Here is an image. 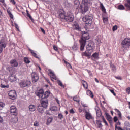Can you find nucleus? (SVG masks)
<instances>
[{
	"label": "nucleus",
	"instance_id": "1",
	"mask_svg": "<svg viewBox=\"0 0 130 130\" xmlns=\"http://www.w3.org/2000/svg\"><path fill=\"white\" fill-rule=\"evenodd\" d=\"M90 39V35L88 32H86L85 31L82 33L81 39L79 40L80 44V50L83 51L84 48H85V45H86V42L87 40Z\"/></svg>",
	"mask_w": 130,
	"mask_h": 130
},
{
	"label": "nucleus",
	"instance_id": "2",
	"mask_svg": "<svg viewBox=\"0 0 130 130\" xmlns=\"http://www.w3.org/2000/svg\"><path fill=\"white\" fill-rule=\"evenodd\" d=\"M89 5H92V1L91 0H84V3L81 4L80 9L83 14L89 11V7H88Z\"/></svg>",
	"mask_w": 130,
	"mask_h": 130
},
{
	"label": "nucleus",
	"instance_id": "3",
	"mask_svg": "<svg viewBox=\"0 0 130 130\" xmlns=\"http://www.w3.org/2000/svg\"><path fill=\"white\" fill-rule=\"evenodd\" d=\"M35 94L39 98H43V96H45V97L49 96L50 95V91H46L44 92L43 89L38 88L35 91Z\"/></svg>",
	"mask_w": 130,
	"mask_h": 130
},
{
	"label": "nucleus",
	"instance_id": "4",
	"mask_svg": "<svg viewBox=\"0 0 130 130\" xmlns=\"http://www.w3.org/2000/svg\"><path fill=\"white\" fill-rule=\"evenodd\" d=\"M82 20L83 22H85L86 25H87V26H91L93 23V15H86L83 17Z\"/></svg>",
	"mask_w": 130,
	"mask_h": 130
},
{
	"label": "nucleus",
	"instance_id": "5",
	"mask_svg": "<svg viewBox=\"0 0 130 130\" xmlns=\"http://www.w3.org/2000/svg\"><path fill=\"white\" fill-rule=\"evenodd\" d=\"M31 85V81L26 80H21L19 83V85L20 88H27Z\"/></svg>",
	"mask_w": 130,
	"mask_h": 130
},
{
	"label": "nucleus",
	"instance_id": "6",
	"mask_svg": "<svg viewBox=\"0 0 130 130\" xmlns=\"http://www.w3.org/2000/svg\"><path fill=\"white\" fill-rule=\"evenodd\" d=\"M43 98L41 99L40 103L41 105L43 107V108H47L48 107V98L49 96H44L43 95Z\"/></svg>",
	"mask_w": 130,
	"mask_h": 130
},
{
	"label": "nucleus",
	"instance_id": "7",
	"mask_svg": "<svg viewBox=\"0 0 130 130\" xmlns=\"http://www.w3.org/2000/svg\"><path fill=\"white\" fill-rule=\"evenodd\" d=\"M121 46L123 49H126V48H129L130 46V39H124L121 42Z\"/></svg>",
	"mask_w": 130,
	"mask_h": 130
},
{
	"label": "nucleus",
	"instance_id": "8",
	"mask_svg": "<svg viewBox=\"0 0 130 130\" xmlns=\"http://www.w3.org/2000/svg\"><path fill=\"white\" fill-rule=\"evenodd\" d=\"M64 20L69 23L73 22L74 21V14L71 12H67Z\"/></svg>",
	"mask_w": 130,
	"mask_h": 130
},
{
	"label": "nucleus",
	"instance_id": "9",
	"mask_svg": "<svg viewBox=\"0 0 130 130\" xmlns=\"http://www.w3.org/2000/svg\"><path fill=\"white\" fill-rule=\"evenodd\" d=\"M95 49V46L94 45V43L92 42H90L89 44L86 46V50L87 51H90V52H93Z\"/></svg>",
	"mask_w": 130,
	"mask_h": 130
},
{
	"label": "nucleus",
	"instance_id": "10",
	"mask_svg": "<svg viewBox=\"0 0 130 130\" xmlns=\"http://www.w3.org/2000/svg\"><path fill=\"white\" fill-rule=\"evenodd\" d=\"M66 16L67 13H66V11H64L63 9H61L59 10L58 17L60 18V19L64 20Z\"/></svg>",
	"mask_w": 130,
	"mask_h": 130
},
{
	"label": "nucleus",
	"instance_id": "11",
	"mask_svg": "<svg viewBox=\"0 0 130 130\" xmlns=\"http://www.w3.org/2000/svg\"><path fill=\"white\" fill-rule=\"evenodd\" d=\"M31 76L33 83H36V82L39 80V76H38V74H37V73L32 72Z\"/></svg>",
	"mask_w": 130,
	"mask_h": 130
},
{
	"label": "nucleus",
	"instance_id": "12",
	"mask_svg": "<svg viewBox=\"0 0 130 130\" xmlns=\"http://www.w3.org/2000/svg\"><path fill=\"white\" fill-rule=\"evenodd\" d=\"M48 71L49 72L48 75L50 77L52 81H53L52 79H53V80H57V77H56L55 74H54L51 69H48Z\"/></svg>",
	"mask_w": 130,
	"mask_h": 130
},
{
	"label": "nucleus",
	"instance_id": "13",
	"mask_svg": "<svg viewBox=\"0 0 130 130\" xmlns=\"http://www.w3.org/2000/svg\"><path fill=\"white\" fill-rule=\"evenodd\" d=\"M8 95L10 99H16V96H17V93H16V91L13 90L9 91Z\"/></svg>",
	"mask_w": 130,
	"mask_h": 130
},
{
	"label": "nucleus",
	"instance_id": "14",
	"mask_svg": "<svg viewBox=\"0 0 130 130\" xmlns=\"http://www.w3.org/2000/svg\"><path fill=\"white\" fill-rule=\"evenodd\" d=\"M10 113L12 115L17 114V108L15 106H11L10 108Z\"/></svg>",
	"mask_w": 130,
	"mask_h": 130
},
{
	"label": "nucleus",
	"instance_id": "15",
	"mask_svg": "<svg viewBox=\"0 0 130 130\" xmlns=\"http://www.w3.org/2000/svg\"><path fill=\"white\" fill-rule=\"evenodd\" d=\"M85 118L87 120H90V119H92L93 118L92 114H91V113L86 111H85Z\"/></svg>",
	"mask_w": 130,
	"mask_h": 130
},
{
	"label": "nucleus",
	"instance_id": "16",
	"mask_svg": "<svg viewBox=\"0 0 130 130\" xmlns=\"http://www.w3.org/2000/svg\"><path fill=\"white\" fill-rule=\"evenodd\" d=\"M9 80L11 82V83H13L14 82H16L17 81V77H16V75L14 74H11L9 77Z\"/></svg>",
	"mask_w": 130,
	"mask_h": 130
},
{
	"label": "nucleus",
	"instance_id": "17",
	"mask_svg": "<svg viewBox=\"0 0 130 130\" xmlns=\"http://www.w3.org/2000/svg\"><path fill=\"white\" fill-rule=\"evenodd\" d=\"M10 64L11 67H13V68L17 67L18 66H19V63L17 60H16V59H12L10 61Z\"/></svg>",
	"mask_w": 130,
	"mask_h": 130
},
{
	"label": "nucleus",
	"instance_id": "18",
	"mask_svg": "<svg viewBox=\"0 0 130 130\" xmlns=\"http://www.w3.org/2000/svg\"><path fill=\"white\" fill-rule=\"evenodd\" d=\"M92 52L86 50L84 52H83V55H84V56H86V57H88V58H90V57L91 56V54H92Z\"/></svg>",
	"mask_w": 130,
	"mask_h": 130
},
{
	"label": "nucleus",
	"instance_id": "19",
	"mask_svg": "<svg viewBox=\"0 0 130 130\" xmlns=\"http://www.w3.org/2000/svg\"><path fill=\"white\" fill-rule=\"evenodd\" d=\"M91 59L94 60V59H99V53H94L91 56Z\"/></svg>",
	"mask_w": 130,
	"mask_h": 130
},
{
	"label": "nucleus",
	"instance_id": "20",
	"mask_svg": "<svg viewBox=\"0 0 130 130\" xmlns=\"http://www.w3.org/2000/svg\"><path fill=\"white\" fill-rule=\"evenodd\" d=\"M6 44L4 42L0 41V53L3 52V48H6Z\"/></svg>",
	"mask_w": 130,
	"mask_h": 130
},
{
	"label": "nucleus",
	"instance_id": "21",
	"mask_svg": "<svg viewBox=\"0 0 130 130\" xmlns=\"http://www.w3.org/2000/svg\"><path fill=\"white\" fill-rule=\"evenodd\" d=\"M95 110H96V115L98 117H100L101 116V111L99 109V107H96L95 108Z\"/></svg>",
	"mask_w": 130,
	"mask_h": 130
},
{
	"label": "nucleus",
	"instance_id": "22",
	"mask_svg": "<svg viewBox=\"0 0 130 130\" xmlns=\"http://www.w3.org/2000/svg\"><path fill=\"white\" fill-rule=\"evenodd\" d=\"M73 28L75 30H77V31H81L82 30V28H81V27L78 24V23H75L73 25Z\"/></svg>",
	"mask_w": 130,
	"mask_h": 130
},
{
	"label": "nucleus",
	"instance_id": "23",
	"mask_svg": "<svg viewBox=\"0 0 130 130\" xmlns=\"http://www.w3.org/2000/svg\"><path fill=\"white\" fill-rule=\"evenodd\" d=\"M29 51H30V53H31L32 56H34V57H36V58H38V59H39V57H38V55H37V54L36 53L34 52V51L31 49H28Z\"/></svg>",
	"mask_w": 130,
	"mask_h": 130
},
{
	"label": "nucleus",
	"instance_id": "24",
	"mask_svg": "<svg viewBox=\"0 0 130 130\" xmlns=\"http://www.w3.org/2000/svg\"><path fill=\"white\" fill-rule=\"evenodd\" d=\"M30 111L33 112L36 110V106L34 105H30L28 107Z\"/></svg>",
	"mask_w": 130,
	"mask_h": 130
},
{
	"label": "nucleus",
	"instance_id": "25",
	"mask_svg": "<svg viewBox=\"0 0 130 130\" xmlns=\"http://www.w3.org/2000/svg\"><path fill=\"white\" fill-rule=\"evenodd\" d=\"M37 110L40 113H43L44 112V109H43V107L42 106H39L37 107Z\"/></svg>",
	"mask_w": 130,
	"mask_h": 130
},
{
	"label": "nucleus",
	"instance_id": "26",
	"mask_svg": "<svg viewBox=\"0 0 130 130\" xmlns=\"http://www.w3.org/2000/svg\"><path fill=\"white\" fill-rule=\"evenodd\" d=\"M53 120V118L52 117H50L48 118L47 122H46V125H49L51 122H52Z\"/></svg>",
	"mask_w": 130,
	"mask_h": 130
},
{
	"label": "nucleus",
	"instance_id": "27",
	"mask_svg": "<svg viewBox=\"0 0 130 130\" xmlns=\"http://www.w3.org/2000/svg\"><path fill=\"white\" fill-rule=\"evenodd\" d=\"M96 125L98 128L101 129L103 127V125H102V123L100 120H96Z\"/></svg>",
	"mask_w": 130,
	"mask_h": 130
},
{
	"label": "nucleus",
	"instance_id": "28",
	"mask_svg": "<svg viewBox=\"0 0 130 130\" xmlns=\"http://www.w3.org/2000/svg\"><path fill=\"white\" fill-rule=\"evenodd\" d=\"M82 84L84 89H86L87 90H88V83H87V82H86V81L85 80H82Z\"/></svg>",
	"mask_w": 130,
	"mask_h": 130
},
{
	"label": "nucleus",
	"instance_id": "29",
	"mask_svg": "<svg viewBox=\"0 0 130 130\" xmlns=\"http://www.w3.org/2000/svg\"><path fill=\"white\" fill-rule=\"evenodd\" d=\"M64 5L66 8H71L72 7V4L68 1H66L64 3Z\"/></svg>",
	"mask_w": 130,
	"mask_h": 130
},
{
	"label": "nucleus",
	"instance_id": "30",
	"mask_svg": "<svg viewBox=\"0 0 130 130\" xmlns=\"http://www.w3.org/2000/svg\"><path fill=\"white\" fill-rule=\"evenodd\" d=\"M86 94L87 96H89V97H91V98H93V97H94V94H93V92H92L90 90L87 91Z\"/></svg>",
	"mask_w": 130,
	"mask_h": 130
},
{
	"label": "nucleus",
	"instance_id": "31",
	"mask_svg": "<svg viewBox=\"0 0 130 130\" xmlns=\"http://www.w3.org/2000/svg\"><path fill=\"white\" fill-rule=\"evenodd\" d=\"M100 6L101 8L102 9V12H103V13H105V12H106V9H105L104 5H103V3H102V2H100Z\"/></svg>",
	"mask_w": 130,
	"mask_h": 130
},
{
	"label": "nucleus",
	"instance_id": "32",
	"mask_svg": "<svg viewBox=\"0 0 130 130\" xmlns=\"http://www.w3.org/2000/svg\"><path fill=\"white\" fill-rule=\"evenodd\" d=\"M110 68L112 69V71L113 72H116V66H114V64H112V62L110 63Z\"/></svg>",
	"mask_w": 130,
	"mask_h": 130
},
{
	"label": "nucleus",
	"instance_id": "33",
	"mask_svg": "<svg viewBox=\"0 0 130 130\" xmlns=\"http://www.w3.org/2000/svg\"><path fill=\"white\" fill-rule=\"evenodd\" d=\"M78 48H79V44L75 43L74 46L72 47L73 50H78Z\"/></svg>",
	"mask_w": 130,
	"mask_h": 130
},
{
	"label": "nucleus",
	"instance_id": "34",
	"mask_svg": "<svg viewBox=\"0 0 130 130\" xmlns=\"http://www.w3.org/2000/svg\"><path fill=\"white\" fill-rule=\"evenodd\" d=\"M74 101L76 102H78V103H80V98L78 96V95H76L73 98Z\"/></svg>",
	"mask_w": 130,
	"mask_h": 130
},
{
	"label": "nucleus",
	"instance_id": "35",
	"mask_svg": "<svg viewBox=\"0 0 130 130\" xmlns=\"http://www.w3.org/2000/svg\"><path fill=\"white\" fill-rule=\"evenodd\" d=\"M57 84L60 86V87H61L62 88H64L66 86L62 84V82L60 80H57Z\"/></svg>",
	"mask_w": 130,
	"mask_h": 130
},
{
	"label": "nucleus",
	"instance_id": "36",
	"mask_svg": "<svg viewBox=\"0 0 130 130\" xmlns=\"http://www.w3.org/2000/svg\"><path fill=\"white\" fill-rule=\"evenodd\" d=\"M115 111H116V112H117L119 117L120 118H121V112H120V111H119V110H118L117 109H115Z\"/></svg>",
	"mask_w": 130,
	"mask_h": 130
},
{
	"label": "nucleus",
	"instance_id": "37",
	"mask_svg": "<svg viewBox=\"0 0 130 130\" xmlns=\"http://www.w3.org/2000/svg\"><path fill=\"white\" fill-rule=\"evenodd\" d=\"M23 60L25 63H30V61L28 57H25Z\"/></svg>",
	"mask_w": 130,
	"mask_h": 130
},
{
	"label": "nucleus",
	"instance_id": "38",
	"mask_svg": "<svg viewBox=\"0 0 130 130\" xmlns=\"http://www.w3.org/2000/svg\"><path fill=\"white\" fill-rule=\"evenodd\" d=\"M26 14L27 17L29 18L30 20H31L32 21H34V19H33V18H32L31 15L30 14V13H29V11H28V10H26Z\"/></svg>",
	"mask_w": 130,
	"mask_h": 130
},
{
	"label": "nucleus",
	"instance_id": "39",
	"mask_svg": "<svg viewBox=\"0 0 130 130\" xmlns=\"http://www.w3.org/2000/svg\"><path fill=\"white\" fill-rule=\"evenodd\" d=\"M74 5L77 6V7H79L80 6V1L79 0H74Z\"/></svg>",
	"mask_w": 130,
	"mask_h": 130
},
{
	"label": "nucleus",
	"instance_id": "40",
	"mask_svg": "<svg viewBox=\"0 0 130 130\" xmlns=\"http://www.w3.org/2000/svg\"><path fill=\"white\" fill-rule=\"evenodd\" d=\"M8 14L11 19H14V15L12 14V12L10 10H7Z\"/></svg>",
	"mask_w": 130,
	"mask_h": 130
},
{
	"label": "nucleus",
	"instance_id": "41",
	"mask_svg": "<svg viewBox=\"0 0 130 130\" xmlns=\"http://www.w3.org/2000/svg\"><path fill=\"white\" fill-rule=\"evenodd\" d=\"M117 9L118 10H125V8L124 7V6L123 5H120L118 6V8Z\"/></svg>",
	"mask_w": 130,
	"mask_h": 130
},
{
	"label": "nucleus",
	"instance_id": "42",
	"mask_svg": "<svg viewBox=\"0 0 130 130\" xmlns=\"http://www.w3.org/2000/svg\"><path fill=\"white\" fill-rule=\"evenodd\" d=\"M103 22L105 24H107L108 23V18L107 17H104L103 18Z\"/></svg>",
	"mask_w": 130,
	"mask_h": 130
},
{
	"label": "nucleus",
	"instance_id": "43",
	"mask_svg": "<svg viewBox=\"0 0 130 130\" xmlns=\"http://www.w3.org/2000/svg\"><path fill=\"white\" fill-rule=\"evenodd\" d=\"M5 107V103L0 102V110H2L3 108Z\"/></svg>",
	"mask_w": 130,
	"mask_h": 130
},
{
	"label": "nucleus",
	"instance_id": "44",
	"mask_svg": "<svg viewBox=\"0 0 130 130\" xmlns=\"http://www.w3.org/2000/svg\"><path fill=\"white\" fill-rule=\"evenodd\" d=\"M1 88H7V89H8V88H9L10 85H5L3 83H2L1 84Z\"/></svg>",
	"mask_w": 130,
	"mask_h": 130
},
{
	"label": "nucleus",
	"instance_id": "45",
	"mask_svg": "<svg viewBox=\"0 0 130 130\" xmlns=\"http://www.w3.org/2000/svg\"><path fill=\"white\" fill-rule=\"evenodd\" d=\"M50 110H51V111H56L57 110V107H52V108H51L50 109Z\"/></svg>",
	"mask_w": 130,
	"mask_h": 130
},
{
	"label": "nucleus",
	"instance_id": "46",
	"mask_svg": "<svg viewBox=\"0 0 130 130\" xmlns=\"http://www.w3.org/2000/svg\"><path fill=\"white\" fill-rule=\"evenodd\" d=\"M64 63H66V64L67 66V67L68 68H70V69H72V66L71 64H70V63H69L68 61L64 60Z\"/></svg>",
	"mask_w": 130,
	"mask_h": 130
},
{
	"label": "nucleus",
	"instance_id": "47",
	"mask_svg": "<svg viewBox=\"0 0 130 130\" xmlns=\"http://www.w3.org/2000/svg\"><path fill=\"white\" fill-rule=\"evenodd\" d=\"M58 118H59V119H62V118H63V115H62V114L61 113H59L58 115Z\"/></svg>",
	"mask_w": 130,
	"mask_h": 130
},
{
	"label": "nucleus",
	"instance_id": "48",
	"mask_svg": "<svg viewBox=\"0 0 130 130\" xmlns=\"http://www.w3.org/2000/svg\"><path fill=\"white\" fill-rule=\"evenodd\" d=\"M108 120L109 123H111L113 122V120L111 117H109L108 118Z\"/></svg>",
	"mask_w": 130,
	"mask_h": 130
},
{
	"label": "nucleus",
	"instance_id": "49",
	"mask_svg": "<svg viewBox=\"0 0 130 130\" xmlns=\"http://www.w3.org/2000/svg\"><path fill=\"white\" fill-rule=\"evenodd\" d=\"M124 125H125V126H128L129 127H130L129 122H128V121L125 122Z\"/></svg>",
	"mask_w": 130,
	"mask_h": 130
},
{
	"label": "nucleus",
	"instance_id": "50",
	"mask_svg": "<svg viewBox=\"0 0 130 130\" xmlns=\"http://www.w3.org/2000/svg\"><path fill=\"white\" fill-rule=\"evenodd\" d=\"M81 105L83 107H88V105L85 104L84 102H81Z\"/></svg>",
	"mask_w": 130,
	"mask_h": 130
},
{
	"label": "nucleus",
	"instance_id": "51",
	"mask_svg": "<svg viewBox=\"0 0 130 130\" xmlns=\"http://www.w3.org/2000/svg\"><path fill=\"white\" fill-rule=\"evenodd\" d=\"M34 126H38V125H39V122L36 121L34 122Z\"/></svg>",
	"mask_w": 130,
	"mask_h": 130
},
{
	"label": "nucleus",
	"instance_id": "52",
	"mask_svg": "<svg viewBox=\"0 0 130 130\" xmlns=\"http://www.w3.org/2000/svg\"><path fill=\"white\" fill-rule=\"evenodd\" d=\"M87 72L89 74V76H90V77H93V74H92V72L90 70H87Z\"/></svg>",
	"mask_w": 130,
	"mask_h": 130
},
{
	"label": "nucleus",
	"instance_id": "53",
	"mask_svg": "<svg viewBox=\"0 0 130 130\" xmlns=\"http://www.w3.org/2000/svg\"><path fill=\"white\" fill-rule=\"evenodd\" d=\"M110 91L112 94H113L114 96L116 95V94H115V92H114V90L113 89H110Z\"/></svg>",
	"mask_w": 130,
	"mask_h": 130
},
{
	"label": "nucleus",
	"instance_id": "54",
	"mask_svg": "<svg viewBox=\"0 0 130 130\" xmlns=\"http://www.w3.org/2000/svg\"><path fill=\"white\" fill-rule=\"evenodd\" d=\"M103 121L105 123L106 125L108 126V123H107V121H106V120H105V119H103Z\"/></svg>",
	"mask_w": 130,
	"mask_h": 130
},
{
	"label": "nucleus",
	"instance_id": "55",
	"mask_svg": "<svg viewBox=\"0 0 130 130\" xmlns=\"http://www.w3.org/2000/svg\"><path fill=\"white\" fill-rule=\"evenodd\" d=\"M117 30V26L116 25L113 27V31H116Z\"/></svg>",
	"mask_w": 130,
	"mask_h": 130
},
{
	"label": "nucleus",
	"instance_id": "56",
	"mask_svg": "<svg viewBox=\"0 0 130 130\" xmlns=\"http://www.w3.org/2000/svg\"><path fill=\"white\" fill-rule=\"evenodd\" d=\"M126 93H127V94H130V87H128L126 89Z\"/></svg>",
	"mask_w": 130,
	"mask_h": 130
},
{
	"label": "nucleus",
	"instance_id": "57",
	"mask_svg": "<svg viewBox=\"0 0 130 130\" xmlns=\"http://www.w3.org/2000/svg\"><path fill=\"white\" fill-rule=\"evenodd\" d=\"M117 120H118V118H117V117L115 116L114 117V122H116L117 121Z\"/></svg>",
	"mask_w": 130,
	"mask_h": 130
},
{
	"label": "nucleus",
	"instance_id": "58",
	"mask_svg": "<svg viewBox=\"0 0 130 130\" xmlns=\"http://www.w3.org/2000/svg\"><path fill=\"white\" fill-rule=\"evenodd\" d=\"M15 28L17 29L18 31H19V25H18V24L15 23Z\"/></svg>",
	"mask_w": 130,
	"mask_h": 130
},
{
	"label": "nucleus",
	"instance_id": "59",
	"mask_svg": "<svg viewBox=\"0 0 130 130\" xmlns=\"http://www.w3.org/2000/svg\"><path fill=\"white\" fill-rule=\"evenodd\" d=\"M70 112L72 114H74V113H75V111H74V109H72L70 110Z\"/></svg>",
	"mask_w": 130,
	"mask_h": 130
},
{
	"label": "nucleus",
	"instance_id": "60",
	"mask_svg": "<svg viewBox=\"0 0 130 130\" xmlns=\"http://www.w3.org/2000/svg\"><path fill=\"white\" fill-rule=\"evenodd\" d=\"M4 122V119H3V117L0 116V123H3Z\"/></svg>",
	"mask_w": 130,
	"mask_h": 130
},
{
	"label": "nucleus",
	"instance_id": "61",
	"mask_svg": "<svg viewBox=\"0 0 130 130\" xmlns=\"http://www.w3.org/2000/svg\"><path fill=\"white\" fill-rule=\"evenodd\" d=\"M116 128H117V129L118 130H123L121 127L119 126H117L116 125Z\"/></svg>",
	"mask_w": 130,
	"mask_h": 130
},
{
	"label": "nucleus",
	"instance_id": "62",
	"mask_svg": "<svg viewBox=\"0 0 130 130\" xmlns=\"http://www.w3.org/2000/svg\"><path fill=\"white\" fill-rule=\"evenodd\" d=\"M45 114L47 115H50L51 114L50 113H49V110H47L45 112Z\"/></svg>",
	"mask_w": 130,
	"mask_h": 130
},
{
	"label": "nucleus",
	"instance_id": "63",
	"mask_svg": "<svg viewBox=\"0 0 130 130\" xmlns=\"http://www.w3.org/2000/svg\"><path fill=\"white\" fill-rule=\"evenodd\" d=\"M10 2L13 5H16V2L15 0H10Z\"/></svg>",
	"mask_w": 130,
	"mask_h": 130
},
{
	"label": "nucleus",
	"instance_id": "64",
	"mask_svg": "<svg viewBox=\"0 0 130 130\" xmlns=\"http://www.w3.org/2000/svg\"><path fill=\"white\" fill-rule=\"evenodd\" d=\"M40 29L42 33H44V34H45V30H44V29H43L42 27H41Z\"/></svg>",
	"mask_w": 130,
	"mask_h": 130
}]
</instances>
